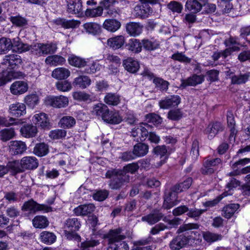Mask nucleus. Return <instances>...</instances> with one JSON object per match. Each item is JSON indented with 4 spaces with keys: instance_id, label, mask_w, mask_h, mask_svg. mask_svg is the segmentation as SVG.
Wrapping results in <instances>:
<instances>
[{
    "instance_id": "f257e3e1",
    "label": "nucleus",
    "mask_w": 250,
    "mask_h": 250,
    "mask_svg": "<svg viewBox=\"0 0 250 250\" xmlns=\"http://www.w3.org/2000/svg\"><path fill=\"white\" fill-rule=\"evenodd\" d=\"M121 228L110 229L104 234V238L107 241V250H128L129 247L126 242L123 241L125 238Z\"/></svg>"
},
{
    "instance_id": "f03ea898",
    "label": "nucleus",
    "mask_w": 250,
    "mask_h": 250,
    "mask_svg": "<svg viewBox=\"0 0 250 250\" xmlns=\"http://www.w3.org/2000/svg\"><path fill=\"white\" fill-rule=\"evenodd\" d=\"M120 169L117 168H110L106 171L105 177L111 179L109 186L111 189H119L125 183L129 182L130 176L124 175Z\"/></svg>"
},
{
    "instance_id": "7ed1b4c3",
    "label": "nucleus",
    "mask_w": 250,
    "mask_h": 250,
    "mask_svg": "<svg viewBox=\"0 0 250 250\" xmlns=\"http://www.w3.org/2000/svg\"><path fill=\"white\" fill-rule=\"evenodd\" d=\"M183 192L179 184L177 183L171 186L169 189H166L164 194L163 207L169 209L180 203L178 194Z\"/></svg>"
},
{
    "instance_id": "20e7f679",
    "label": "nucleus",
    "mask_w": 250,
    "mask_h": 250,
    "mask_svg": "<svg viewBox=\"0 0 250 250\" xmlns=\"http://www.w3.org/2000/svg\"><path fill=\"white\" fill-rule=\"evenodd\" d=\"M81 224L79 219L77 218H68L65 222L64 234L67 239L69 240H74L78 242L81 240V236L77 233L81 228Z\"/></svg>"
},
{
    "instance_id": "39448f33",
    "label": "nucleus",
    "mask_w": 250,
    "mask_h": 250,
    "mask_svg": "<svg viewBox=\"0 0 250 250\" xmlns=\"http://www.w3.org/2000/svg\"><path fill=\"white\" fill-rule=\"evenodd\" d=\"M140 4L137 5L134 8V11L136 17L145 19L148 18L153 12L152 8L150 6L151 5L158 4L161 8L162 4L160 0H140Z\"/></svg>"
},
{
    "instance_id": "423d86ee",
    "label": "nucleus",
    "mask_w": 250,
    "mask_h": 250,
    "mask_svg": "<svg viewBox=\"0 0 250 250\" xmlns=\"http://www.w3.org/2000/svg\"><path fill=\"white\" fill-rule=\"evenodd\" d=\"M207 210V209H199L196 208H189L186 205H181L172 210V214L175 216H180L187 213L186 215L190 218L197 221L201 215Z\"/></svg>"
},
{
    "instance_id": "0eeeda50",
    "label": "nucleus",
    "mask_w": 250,
    "mask_h": 250,
    "mask_svg": "<svg viewBox=\"0 0 250 250\" xmlns=\"http://www.w3.org/2000/svg\"><path fill=\"white\" fill-rule=\"evenodd\" d=\"M22 211H29L31 213H35L39 211L48 212L52 211L51 207L44 204H40L33 199H30L23 204L21 207Z\"/></svg>"
},
{
    "instance_id": "6e6552de",
    "label": "nucleus",
    "mask_w": 250,
    "mask_h": 250,
    "mask_svg": "<svg viewBox=\"0 0 250 250\" xmlns=\"http://www.w3.org/2000/svg\"><path fill=\"white\" fill-rule=\"evenodd\" d=\"M222 160L219 158L205 160L200 169V172L203 175H210L214 173L221 165Z\"/></svg>"
},
{
    "instance_id": "1a4fd4ad",
    "label": "nucleus",
    "mask_w": 250,
    "mask_h": 250,
    "mask_svg": "<svg viewBox=\"0 0 250 250\" xmlns=\"http://www.w3.org/2000/svg\"><path fill=\"white\" fill-rule=\"evenodd\" d=\"M25 76L24 73L20 71H3L0 72V87L4 86L13 79L23 78Z\"/></svg>"
},
{
    "instance_id": "9d476101",
    "label": "nucleus",
    "mask_w": 250,
    "mask_h": 250,
    "mask_svg": "<svg viewBox=\"0 0 250 250\" xmlns=\"http://www.w3.org/2000/svg\"><path fill=\"white\" fill-rule=\"evenodd\" d=\"M45 104L47 106L54 107L62 108L66 107L68 104V99L63 96H47L44 100Z\"/></svg>"
},
{
    "instance_id": "9b49d317",
    "label": "nucleus",
    "mask_w": 250,
    "mask_h": 250,
    "mask_svg": "<svg viewBox=\"0 0 250 250\" xmlns=\"http://www.w3.org/2000/svg\"><path fill=\"white\" fill-rule=\"evenodd\" d=\"M189 236L184 234H179L170 242L169 246L171 250H180L184 248L189 242Z\"/></svg>"
},
{
    "instance_id": "f8f14e48",
    "label": "nucleus",
    "mask_w": 250,
    "mask_h": 250,
    "mask_svg": "<svg viewBox=\"0 0 250 250\" xmlns=\"http://www.w3.org/2000/svg\"><path fill=\"white\" fill-rule=\"evenodd\" d=\"M204 76L203 75H198L193 74L186 79H181V83L180 85V88L184 89L187 86H195L202 83L204 81Z\"/></svg>"
},
{
    "instance_id": "ddd939ff",
    "label": "nucleus",
    "mask_w": 250,
    "mask_h": 250,
    "mask_svg": "<svg viewBox=\"0 0 250 250\" xmlns=\"http://www.w3.org/2000/svg\"><path fill=\"white\" fill-rule=\"evenodd\" d=\"M67 12L70 14L80 17L83 14L82 0H67Z\"/></svg>"
},
{
    "instance_id": "4468645a",
    "label": "nucleus",
    "mask_w": 250,
    "mask_h": 250,
    "mask_svg": "<svg viewBox=\"0 0 250 250\" xmlns=\"http://www.w3.org/2000/svg\"><path fill=\"white\" fill-rule=\"evenodd\" d=\"M181 103V98L178 95H170L166 97L159 102L161 108L168 109L177 106Z\"/></svg>"
},
{
    "instance_id": "2eb2a0df",
    "label": "nucleus",
    "mask_w": 250,
    "mask_h": 250,
    "mask_svg": "<svg viewBox=\"0 0 250 250\" xmlns=\"http://www.w3.org/2000/svg\"><path fill=\"white\" fill-rule=\"evenodd\" d=\"M224 129L223 124L219 122L210 123L206 128L204 132L208 135L209 140L212 139L219 132H222Z\"/></svg>"
},
{
    "instance_id": "dca6fc26",
    "label": "nucleus",
    "mask_w": 250,
    "mask_h": 250,
    "mask_svg": "<svg viewBox=\"0 0 250 250\" xmlns=\"http://www.w3.org/2000/svg\"><path fill=\"white\" fill-rule=\"evenodd\" d=\"M95 209V205L89 203L79 206L74 209L73 212L77 216H84L92 214Z\"/></svg>"
},
{
    "instance_id": "f3484780",
    "label": "nucleus",
    "mask_w": 250,
    "mask_h": 250,
    "mask_svg": "<svg viewBox=\"0 0 250 250\" xmlns=\"http://www.w3.org/2000/svg\"><path fill=\"white\" fill-rule=\"evenodd\" d=\"M4 63L12 69L18 68L22 63L21 57L17 54L6 55L4 59Z\"/></svg>"
},
{
    "instance_id": "a211bd4d",
    "label": "nucleus",
    "mask_w": 250,
    "mask_h": 250,
    "mask_svg": "<svg viewBox=\"0 0 250 250\" xmlns=\"http://www.w3.org/2000/svg\"><path fill=\"white\" fill-rule=\"evenodd\" d=\"M164 214L159 210L155 209L149 214L143 216L141 220L150 225H153L161 220Z\"/></svg>"
},
{
    "instance_id": "6ab92c4d",
    "label": "nucleus",
    "mask_w": 250,
    "mask_h": 250,
    "mask_svg": "<svg viewBox=\"0 0 250 250\" xmlns=\"http://www.w3.org/2000/svg\"><path fill=\"white\" fill-rule=\"evenodd\" d=\"M28 89V85L24 81H16L10 86L11 92L15 95H19L26 92Z\"/></svg>"
},
{
    "instance_id": "aec40b11",
    "label": "nucleus",
    "mask_w": 250,
    "mask_h": 250,
    "mask_svg": "<svg viewBox=\"0 0 250 250\" xmlns=\"http://www.w3.org/2000/svg\"><path fill=\"white\" fill-rule=\"evenodd\" d=\"M10 152L12 155L22 154L27 149L25 143L21 141H13L10 142Z\"/></svg>"
},
{
    "instance_id": "412c9836",
    "label": "nucleus",
    "mask_w": 250,
    "mask_h": 250,
    "mask_svg": "<svg viewBox=\"0 0 250 250\" xmlns=\"http://www.w3.org/2000/svg\"><path fill=\"white\" fill-rule=\"evenodd\" d=\"M21 165L22 168L26 169H35L38 167V160L33 156L24 157L21 159Z\"/></svg>"
},
{
    "instance_id": "4be33fe9",
    "label": "nucleus",
    "mask_w": 250,
    "mask_h": 250,
    "mask_svg": "<svg viewBox=\"0 0 250 250\" xmlns=\"http://www.w3.org/2000/svg\"><path fill=\"white\" fill-rule=\"evenodd\" d=\"M33 121L36 125L41 126L43 129H49L51 126L47 115L44 113L35 114Z\"/></svg>"
},
{
    "instance_id": "5701e85b",
    "label": "nucleus",
    "mask_w": 250,
    "mask_h": 250,
    "mask_svg": "<svg viewBox=\"0 0 250 250\" xmlns=\"http://www.w3.org/2000/svg\"><path fill=\"white\" fill-rule=\"evenodd\" d=\"M149 150V146L144 142H139L133 146V151L136 158L146 155Z\"/></svg>"
},
{
    "instance_id": "b1692460",
    "label": "nucleus",
    "mask_w": 250,
    "mask_h": 250,
    "mask_svg": "<svg viewBox=\"0 0 250 250\" xmlns=\"http://www.w3.org/2000/svg\"><path fill=\"white\" fill-rule=\"evenodd\" d=\"M143 27V25L140 23L135 22L127 23L125 26L127 33L133 37H136L140 35L142 32Z\"/></svg>"
},
{
    "instance_id": "393cba45",
    "label": "nucleus",
    "mask_w": 250,
    "mask_h": 250,
    "mask_svg": "<svg viewBox=\"0 0 250 250\" xmlns=\"http://www.w3.org/2000/svg\"><path fill=\"white\" fill-rule=\"evenodd\" d=\"M109 112L107 106L103 103H98L93 106L92 113L97 116L101 117L103 120L107 117Z\"/></svg>"
},
{
    "instance_id": "a878e982",
    "label": "nucleus",
    "mask_w": 250,
    "mask_h": 250,
    "mask_svg": "<svg viewBox=\"0 0 250 250\" xmlns=\"http://www.w3.org/2000/svg\"><path fill=\"white\" fill-rule=\"evenodd\" d=\"M10 113L16 117H19L26 113V106L24 104L17 103L10 105Z\"/></svg>"
},
{
    "instance_id": "bb28decb",
    "label": "nucleus",
    "mask_w": 250,
    "mask_h": 250,
    "mask_svg": "<svg viewBox=\"0 0 250 250\" xmlns=\"http://www.w3.org/2000/svg\"><path fill=\"white\" fill-rule=\"evenodd\" d=\"M89 61V59H83L74 55H70L68 59V62L71 65L78 68L86 66Z\"/></svg>"
},
{
    "instance_id": "cd10ccee",
    "label": "nucleus",
    "mask_w": 250,
    "mask_h": 250,
    "mask_svg": "<svg viewBox=\"0 0 250 250\" xmlns=\"http://www.w3.org/2000/svg\"><path fill=\"white\" fill-rule=\"evenodd\" d=\"M123 65L126 71L131 73H136L140 67L138 62L132 58H128L124 60Z\"/></svg>"
},
{
    "instance_id": "c85d7f7f",
    "label": "nucleus",
    "mask_w": 250,
    "mask_h": 250,
    "mask_svg": "<svg viewBox=\"0 0 250 250\" xmlns=\"http://www.w3.org/2000/svg\"><path fill=\"white\" fill-rule=\"evenodd\" d=\"M125 37L123 36H117L107 40L108 46L114 50L121 48L125 43Z\"/></svg>"
},
{
    "instance_id": "c756f323",
    "label": "nucleus",
    "mask_w": 250,
    "mask_h": 250,
    "mask_svg": "<svg viewBox=\"0 0 250 250\" xmlns=\"http://www.w3.org/2000/svg\"><path fill=\"white\" fill-rule=\"evenodd\" d=\"M125 46L128 50L135 54L139 53L142 50L141 41L136 39H130Z\"/></svg>"
},
{
    "instance_id": "7c9ffc66",
    "label": "nucleus",
    "mask_w": 250,
    "mask_h": 250,
    "mask_svg": "<svg viewBox=\"0 0 250 250\" xmlns=\"http://www.w3.org/2000/svg\"><path fill=\"white\" fill-rule=\"evenodd\" d=\"M32 224L36 229H43L48 226L49 222L46 216L37 215L33 219Z\"/></svg>"
},
{
    "instance_id": "2f4dec72",
    "label": "nucleus",
    "mask_w": 250,
    "mask_h": 250,
    "mask_svg": "<svg viewBox=\"0 0 250 250\" xmlns=\"http://www.w3.org/2000/svg\"><path fill=\"white\" fill-rule=\"evenodd\" d=\"M142 48H143L145 50L148 51H151L159 47L160 44L159 42L156 40L151 38L144 39L141 40Z\"/></svg>"
},
{
    "instance_id": "473e14b6",
    "label": "nucleus",
    "mask_w": 250,
    "mask_h": 250,
    "mask_svg": "<svg viewBox=\"0 0 250 250\" xmlns=\"http://www.w3.org/2000/svg\"><path fill=\"white\" fill-rule=\"evenodd\" d=\"M204 4L197 0H187L185 9L192 13H197L201 11Z\"/></svg>"
},
{
    "instance_id": "72a5a7b5",
    "label": "nucleus",
    "mask_w": 250,
    "mask_h": 250,
    "mask_svg": "<svg viewBox=\"0 0 250 250\" xmlns=\"http://www.w3.org/2000/svg\"><path fill=\"white\" fill-rule=\"evenodd\" d=\"M9 21L13 25L19 28H26L28 25V21L24 17L19 14L15 16H12L9 18Z\"/></svg>"
},
{
    "instance_id": "f704fd0d",
    "label": "nucleus",
    "mask_w": 250,
    "mask_h": 250,
    "mask_svg": "<svg viewBox=\"0 0 250 250\" xmlns=\"http://www.w3.org/2000/svg\"><path fill=\"white\" fill-rule=\"evenodd\" d=\"M121 96L116 93H107L104 97V102L109 105L116 106L121 102Z\"/></svg>"
},
{
    "instance_id": "c9c22d12",
    "label": "nucleus",
    "mask_w": 250,
    "mask_h": 250,
    "mask_svg": "<svg viewBox=\"0 0 250 250\" xmlns=\"http://www.w3.org/2000/svg\"><path fill=\"white\" fill-rule=\"evenodd\" d=\"M20 132L22 136L30 138L36 136L37 133V128L36 126L32 125L26 124L21 127Z\"/></svg>"
},
{
    "instance_id": "e433bc0d",
    "label": "nucleus",
    "mask_w": 250,
    "mask_h": 250,
    "mask_svg": "<svg viewBox=\"0 0 250 250\" xmlns=\"http://www.w3.org/2000/svg\"><path fill=\"white\" fill-rule=\"evenodd\" d=\"M41 242L46 244L51 245L56 240V236L52 232L48 231H43L40 234Z\"/></svg>"
},
{
    "instance_id": "4c0bfd02",
    "label": "nucleus",
    "mask_w": 250,
    "mask_h": 250,
    "mask_svg": "<svg viewBox=\"0 0 250 250\" xmlns=\"http://www.w3.org/2000/svg\"><path fill=\"white\" fill-rule=\"evenodd\" d=\"M143 125L145 126H148V125L147 123H141L139 125L136 126L133 128L130 132L131 136L133 137L138 136L139 134H140L139 137L140 141L142 142L143 139L146 136V127L143 126Z\"/></svg>"
},
{
    "instance_id": "58836bf2",
    "label": "nucleus",
    "mask_w": 250,
    "mask_h": 250,
    "mask_svg": "<svg viewBox=\"0 0 250 250\" xmlns=\"http://www.w3.org/2000/svg\"><path fill=\"white\" fill-rule=\"evenodd\" d=\"M250 78V72L240 73L231 77V83L233 84L240 85L246 83Z\"/></svg>"
},
{
    "instance_id": "ea45409f",
    "label": "nucleus",
    "mask_w": 250,
    "mask_h": 250,
    "mask_svg": "<svg viewBox=\"0 0 250 250\" xmlns=\"http://www.w3.org/2000/svg\"><path fill=\"white\" fill-rule=\"evenodd\" d=\"M33 152L38 157L44 156L49 152L48 145L45 143H37L34 147Z\"/></svg>"
},
{
    "instance_id": "a19ab883",
    "label": "nucleus",
    "mask_w": 250,
    "mask_h": 250,
    "mask_svg": "<svg viewBox=\"0 0 250 250\" xmlns=\"http://www.w3.org/2000/svg\"><path fill=\"white\" fill-rule=\"evenodd\" d=\"M238 204H230L225 206L222 209V215L226 218L229 219L239 208Z\"/></svg>"
},
{
    "instance_id": "79ce46f5",
    "label": "nucleus",
    "mask_w": 250,
    "mask_h": 250,
    "mask_svg": "<svg viewBox=\"0 0 250 250\" xmlns=\"http://www.w3.org/2000/svg\"><path fill=\"white\" fill-rule=\"evenodd\" d=\"M55 23L67 29L75 28L79 25L80 22L74 20H68L65 19L59 18L55 21Z\"/></svg>"
},
{
    "instance_id": "37998d69",
    "label": "nucleus",
    "mask_w": 250,
    "mask_h": 250,
    "mask_svg": "<svg viewBox=\"0 0 250 250\" xmlns=\"http://www.w3.org/2000/svg\"><path fill=\"white\" fill-rule=\"evenodd\" d=\"M121 22L115 19H107L105 20L103 24V27L107 30L110 32H115L121 27Z\"/></svg>"
},
{
    "instance_id": "c03bdc74",
    "label": "nucleus",
    "mask_w": 250,
    "mask_h": 250,
    "mask_svg": "<svg viewBox=\"0 0 250 250\" xmlns=\"http://www.w3.org/2000/svg\"><path fill=\"white\" fill-rule=\"evenodd\" d=\"M70 71L64 67H58L55 69L52 72V76L58 80H64L70 75Z\"/></svg>"
},
{
    "instance_id": "a18cd8bd",
    "label": "nucleus",
    "mask_w": 250,
    "mask_h": 250,
    "mask_svg": "<svg viewBox=\"0 0 250 250\" xmlns=\"http://www.w3.org/2000/svg\"><path fill=\"white\" fill-rule=\"evenodd\" d=\"M76 124V120L74 117L66 116L62 117L59 122L60 126L64 129L71 128Z\"/></svg>"
},
{
    "instance_id": "49530a36",
    "label": "nucleus",
    "mask_w": 250,
    "mask_h": 250,
    "mask_svg": "<svg viewBox=\"0 0 250 250\" xmlns=\"http://www.w3.org/2000/svg\"><path fill=\"white\" fill-rule=\"evenodd\" d=\"M106 116L104 122L110 124H119L123 121L122 117L118 112L109 111Z\"/></svg>"
},
{
    "instance_id": "de8ad7c7",
    "label": "nucleus",
    "mask_w": 250,
    "mask_h": 250,
    "mask_svg": "<svg viewBox=\"0 0 250 250\" xmlns=\"http://www.w3.org/2000/svg\"><path fill=\"white\" fill-rule=\"evenodd\" d=\"M57 49L56 43L54 42L41 43V51L42 56L55 53Z\"/></svg>"
},
{
    "instance_id": "09e8293b",
    "label": "nucleus",
    "mask_w": 250,
    "mask_h": 250,
    "mask_svg": "<svg viewBox=\"0 0 250 250\" xmlns=\"http://www.w3.org/2000/svg\"><path fill=\"white\" fill-rule=\"evenodd\" d=\"M91 81L89 77L87 76H80L74 79L73 84L78 86L79 87L84 89L89 86Z\"/></svg>"
},
{
    "instance_id": "8fccbe9b",
    "label": "nucleus",
    "mask_w": 250,
    "mask_h": 250,
    "mask_svg": "<svg viewBox=\"0 0 250 250\" xmlns=\"http://www.w3.org/2000/svg\"><path fill=\"white\" fill-rule=\"evenodd\" d=\"M12 49L11 40L6 37L0 38V54H6Z\"/></svg>"
},
{
    "instance_id": "3c124183",
    "label": "nucleus",
    "mask_w": 250,
    "mask_h": 250,
    "mask_svg": "<svg viewBox=\"0 0 250 250\" xmlns=\"http://www.w3.org/2000/svg\"><path fill=\"white\" fill-rule=\"evenodd\" d=\"M47 64L58 65L63 64L65 62V59L61 56L52 55L48 56L45 60Z\"/></svg>"
},
{
    "instance_id": "603ef678",
    "label": "nucleus",
    "mask_w": 250,
    "mask_h": 250,
    "mask_svg": "<svg viewBox=\"0 0 250 250\" xmlns=\"http://www.w3.org/2000/svg\"><path fill=\"white\" fill-rule=\"evenodd\" d=\"M15 135L14 128H4L0 131V139L3 142H6L13 139Z\"/></svg>"
},
{
    "instance_id": "864d4df0",
    "label": "nucleus",
    "mask_w": 250,
    "mask_h": 250,
    "mask_svg": "<svg viewBox=\"0 0 250 250\" xmlns=\"http://www.w3.org/2000/svg\"><path fill=\"white\" fill-rule=\"evenodd\" d=\"M24 102L29 108H34L39 104V98L36 94H29L25 97Z\"/></svg>"
},
{
    "instance_id": "5fc2aeb1",
    "label": "nucleus",
    "mask_w": 250,
    "mask_h": 250,
    "mask_svg": "<svg viewBox=\"0 0 250 250\" xmlns=\"http://www.w3.org/2000/svg\"><path fill=\"white\" fill-rule=\"evenodd\" d=\"M153 83L155 85V87L161 91L166 92L169 85V83L163 79L156 77L153 79Z\"/></svg>"
},
{
    "instance_id": "6e6d98bb",
    "label": "nucleus",
    "mask_w": 250,
    "mask_h": 250,
    "mask_svg": "<svg viewBox=\"0 0 250 250\" xmlns=\"http://www.w3.org/2000/svg\"><path fill=\"white\" fill-rule=\"evenodd\" d=\"M171 58L174 61H178L185 64L190 63L191 62V58L186 56L184 53L178 51L172 54Z\"/></svg>"
},
{
    "instance_id": "4d7b16f0",
    "label": "nucleus",
    "mask_w": 250,
    "mask_h": 250,
    "mask_svg": "<svg viewBox=\"0 0 250 250\" xmlns=\"http://www.w3.org/2000/svg\"><path fill=\"white\" fill-rule=\"evenodd\" d=\"M83 27L87 32L93 35L98 34L101 31L100 26L96 23H86L84 24Z\"/></svg>"
},
{
    "instance_id": "13d9d810",
    "label": "nucleus",
    "mask_w": 250,
    "mask_h": 250,
    "mask_svg": "<svg viewBox=\"0 0 250 250\" xmlns=\"http://www.w3.org/2000/svg\"><path fill=\"white\" fill-rule=\"evenodd\" d=\"M204 239L208 243H211L222 238V235L210 231L204 232L203 234Z\"/></svg>"
},
{
    "instance_id": "bf43d9fd",
    "label": "nucleus",
    "mask_w": 250,
    "mask_h": 250,
    "mask_svg": "<svg viewBox=\"0 0 250 250\" xmlns=\"http://www.w3.org/2000/svg\"><path fill=\"white\" fill-rule=\"evenodd\" d=\"M139 166L137 163L128 164L124 166L122 169H120L124 175H128L127 173L135 174L139 169Z\"/></svg>"
},
{
    "instance_id": "052dcab7",
    "label": "nucleus",
    "mask_w": 250,
    "mask_h": 250,
    "mask_svg": "<svg viewBox=\"0 0 250 250\" xmlns=\"http://www.w3.org/2000/svg\"><path fill=\"white\" fill-rule=\"evenodd\" d=\"M145 120L148 123H152L155 125L161 124L163 121L162 118L159 115L154 113H150L146 115Z\"/></svg>"
},
{
    "instance_id": "680f3d73",
    "label": "nucleus",
    "mask_w": 250,
    "mask_h": 250,
    "mask_svg": "<svg viewBox=\"0 0 250 250\" xmlns=\"http://www.w3.org/2000/svg\"><path fill=\"white\" fill-rule=\"evenodd\" d=\"M152 240V237L149 236L145 239L137 241V244L138 245L133 250H152V247L150 246H144V245L149 244Z\"/></svg>"
},
{
    "instance_id": "e2e57ef3",
    "label": "nucleus",
    "mask_w": 250,
    "mask_h": 250,
    "mask_svg": "<svg viewBox=\"0 0 250 250\" xmlns=\"http://www.w3.org/2000/svg\"><path fill=\"white\" fill-rule=\"evenodd\" d=\"M21 122L19 119L12 117L8 119L4 117L0 116V126H10L13 125H17L21 124Z\"/></svg>"
},
{
    "instance_id": "0e129e2a",
    "label": "nucleus",
    "mask_w": 250,
    "mask_h": 250,
    "mask_svg": "<svg viewBox=\"0 0 250 250\" xmlns=\"http://www.w3.org/2000/svg\"><path fill=\"white\" fill-rule=\"evenodd\" d=\"M73 97L75 100L80 102H90L92 101L91 96L84 92H75L73 93Z\"/></svg>"
},
{
    "instance_id": "69168bd1",
    "label": "nucleus",
    "mask_w": 250,
    "mask_h": 250,
    "mask_svg": "<svg viewBox=\"0 0 250 250\" xmlns=\"http://www.w3.org/2000/svg\"><path fill=\"white\" fill-rule=\"evenodd\" d=\"M66 136V131L62 129H57L51 130L49 134V137L52 140H59L64 138Z\"/></svg>"
},
{
    "instance_id": "338daca9",
    "label": "nucleus",
    "mask_w": 250,
    "mask_h": 250,
    "mask_svg": "<svg viewBox=\"0 0 250 250\" xmlns=\"http://www.w3.org/2000/svg\"><path fill=\"white\" fill-rule=\"evenodd\" d=\"M109 195V191L106 189H100L96 190L93 193V198L98 201H103L105 200Z\"/></svg>"
},
{
    "instance_id": "774afa93",
    "label": "nucleus",
    "mask_w": 250,
    "mask_h": 250,
    "mask_svg": "<svg viewBox=\"0 0 250 250\" xmlns=\"http://www.w3.org/2000/svg\"><path fill=\"white\" fill-rule=\"evenodd\" d=\"M167 8L173 13L180 14L182 12L183 7V5L179 2L172 0L167 5Z\"/></svg>"
}]
</instances>
